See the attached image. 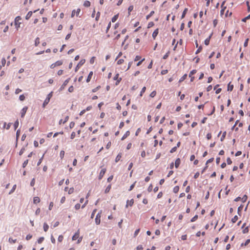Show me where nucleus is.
I'll return each mask as SVG.
<instances>
[{"mask_svg":"<svg viewBox=\"0 0 250 250\" xmlns=\"http://www.w3.org/2000/svg\"><path fill=\"white\" fill-rule=\"evenodd\" d=\"M250 239H247L244 243H242L241 244V247H243L244 246H246L248 245L250 243Z\"/></svg>","mask_w":250,"mask_h":250,"instance_id":"obj_27","label":"nucleus"},{"mask_svg":"<svg viewBox=\"0 0 250 250\" xmlns=\"http://www.w3.org/2000/svg\"><path fill=\"white\" fill-rule=\"evenodd\" d=\"M102 213V210H100L96 215L95 218V223L97 225H99L101 223V214Z\"/></svg>","mask_w":250,"mask_h":250,"instance_id":"obj_2","label":"nucleus"},{"mask_svg":"<svg viewBox=\"0 0 250 250\" xmlns=\"http://www.w3.org/2000/svg\"><path fill=\"white\" fill-rule=\"evenodd\" d=\"M250 19V14L248 16H247L246 17L243 18L242 20V21L243 22H246L247 21V20H249Z\"/></svg>","mask_w":250,"mask_h":250,"instance_id":"obj_41","label":"nucleus"},{"mask_svg":"<svg viewBox=\"0 0 250 250\" xmlns=\"http://www.w3.org/2000/svg\"><path fill=\"white\" fill-rule=\"evenodd\" d=\"M213 33H212L210 36L208 38H207L205 41H204V43H205V44L206 45H208L209 44V42H210V38L212 35Z\"/></svg>","mask_w":250,"mask_h":250,"instance_id":"obj_10","label":"nucleus"},{"mask_svg":"<svg viewBox=\"0 0 250 250\" xmlns=\"http://www.w3.org/2000/svg\"><path fill=\"white\" fill-rule=\"evenodd\" d=\"M80 207H81V205L79 203L76 204L75 206V208L76 210L80 209Z\"/></svg>","mask_w":250,"mask_h":250,"instance_id":"obj_61","label":"nucleus"},{"mask_svg":"<svg viewBox=\"0 0 250 250\" xmlns=\"http://www.w3.org/2000/svg\"><path fill=\"white\" fill-rule=\"evenodd\" d=\"M140 229H137L135 232H134V237H135L139 233V232H140Z\"/></svg>","mask_w":250,"mask_h":250,"instance_id":"obj_48","label":"nucleus"},{"mask_svg":"<svg viewBox=\"0 0 250 250\" xmlns=\"http://www.w3.org/2000/svg\"><path fill=\"white\" fill-rule=\"evenodd\" d=\"M63 237L62 235H59V236L58 237V241L60 242H61L62 240H63Z\"/></svg>","mask_w":250,"mask_h":250,"instance_id":"obj_56","label":"nucleus"},{"mask_svg":"<svg viewBox=\"0 0 250 250\" xmlns=\"http://www.w3.org/2000/svg\"><path fill=\"white\" fill-rule=\"evenodd\" d=\"M24 151H25V148L24 147H22L19 152V155H21L23 153Z\"/></svg>","mask_w":250,"mask_h":250,"instance_id":"obj_59","label":"nucleus"},{"mask_svg":"<svg viewBox=\"0 0 250 250\" xmlns=\"http://www.w3.org/2000/svg\"><path fill=\"white\" fill-rule=\"evenodd\" d=\"M154 23L152 21H150L148 23V25H147V28H151V27H152L153 26H154Z\"/></svg>","mask_w":250,"mask_h":250,"instance_id":"obj_42","label":"nucleus"},{"mask_svg":"<svg viewBox=\"0 0 250 250\" xmlns=\"http://www.w3.org/2000/svg\"><path fill=\"white\" fill-rule=\"evenodd\" d=\"M16 241H17V239H13L12 238H11V237H10L9 238V242L10 243H15L16 242Z\"/></svg>","mask_w":250,"mask_h":250,"instance_id":"obj_51","label":"nucleus"},{"mask_svg":"<svg viewBox=\"0 0 250 250\" xmlns=\"http://www.w3.org/2000/svg\"><path fill=\"white\" fill-rule=\"evenodd\" d=\"M170 53V52L169 51H168L163 57V59L165 60V59H167V57H168L169 56V54Z\"/></svg>","mask_w":250,"mask_h":250,"instance_id":"obj_46","label":"nucleus"},{"mask_svg":"<svg viewBox=\"0 0 250 250\" xmlns=\"http://www.w3.org/2000/svg\"><path fill=\"white\" fill-rule=\"evenodd\" d=\"M181 160L180 158H177L175 160L174 166L176 168H178L180 164Z\"/></svg>","mask_w":250,"mask_h":250,"instance_id":"obj_11","label":"nucleus"},{"mask_svg":"<svg viewBox=\"0 0 250 250\" xmlns=\"http://www.w3.org/2000/svg\"><path fill=\"white\" fill-rule=\"evenodd\" d=\"M79 230H78L72 236V240H75L79 238Z\"/></svg>","mask_w":250,"mask_h":250,"instance_id":"obj_13","label":"nucleus"},{"mask_svg":"<svg viewBox=\"0 0 250 250\" xmlns=\"http://www.w3.org/2000/svg\"><path fill=\"white\" fill-rule=\"evenodd\" d=\"M196 73V70H192V71H191L190 72V73L189 74V77H191L192 75L195 74Z\"/></svg>","mask_w":250,"mask_h":250,"instance_id":"obj_54","label":"nucleus"},{"mask_svg":"<svg viewBox=\"0 0 250 250\" xmlns=\"http://www.w3.org/2000/svg\"><path fill=\"white\" fill-rule=\"evenodd\" d=\"M187 74H184L179 80V83H181L182 82L184 81L187 78Z\"/></svg>","mask_w":250,"mask_h":250,"instance_id":"obj_22","label":"nucleus"},{"mask_svg":"<svg viewBox=\"0 0 250 250\" xmlns=\"http://www.w3.org/2000/svg\"><path fill=\"white\" fill-rule=\"evenodd\" d=\"M111 185H109L106 187V189H105V191H104L105 193H107L109 192V191H110V190L111 189Z\"/></svg>","mask_w":250,"mask_h":250,"instance_id":"obj_31","label":"nucleus"},{"mask_svg":"<svg viewBox=\"0 0 250 250\" xmlns=\"http://www.w3.org/2000/svg\"><path fill=\"white\" fill-rule=\"evenodd\" d=\"M121 157H122V153H120L116 156V158H115V162H118L119 161H120Z\"/></svg>","mask_w":250,"mask_h":250,"instance_id":"obj_20","label":"nucleus"},{"mask_svg":"<svg viewBox=\"0 0 250 250\" xmlns=\"http://www.w3.org/2000/svg\"><path fill=\"white\" fill-rule=\"evenodd\" d=\"M39 43H40V38L39 37H37L35 39V45L36 46H37Z\"/></svg>","mask_w":250,"mask_h":250,"instance_id":"obj_29","label":"nucleus"},{"mask_svg":"<svg viewBox=\"0 0 250 250\" xmlns=\"http://www.w3.org/2000/svg\"><path fill=\"white\" fill-rule=\"evenodd\" d=\"M21 18L20 16H17L15 19V25L17 29L20 27V24H21V22H19V21L21 20Z\"/></svg>","mask_w":250,"mask_h":250,"instance_id":"obj_4","label":"nucleus"},{"mask_svg":"<svg viewBox=\"0 0 250 250\" xmlns=\"http://www.w3.org/2000/svg\"><path fill=\"white\" fill-rule=\"evenodd\" d=\"M247 196L246 195H244L242 198H241V200L243 203H244L247 201Z\"/></svg>","mask_w":250,"mask_h":250,"instance_id":"obj_32","label":"nucleus"},{"mask_svg":"<svg viewBox=\"0 0 250 250\" xmlns=\"http://www.w3.org/2000/svg\"><path fill=\"white\" fill-rule=\"evenodd\" d=\"M136 250H143V247L142 245H138L137 247H136Z\"/></svg>","mask_w":250,"mask_h":250,"instance_id":"obj_60","label":"nucleus"},{"mask_svg":"<svg viewBox=\"0 0 250 250\" xmlns=\"http://www.w3.org/2000/svg\"><path fill=\"white\" fill-rule=\"evenodd\" d=\"M179 190V187L178 186H175L173 189V191L175 193H177Z\"/></svg>","mask_w":250,"mask_h":250,"instance_id":"obj_26","label":"nucleus"},{"mask_svg":"<svg viewBox=\"0 0 250 250\" xmlns=\"http://www.w3.org/2000/svg\"><path fill=\"white\" fill-rule=\"evenodd\" d=\"M53 95V92L51 91L50 92L47 96L46 99L44 101L43 104H42V107H45L46 105L48 104V103L50 101V100L51 98L52 97Z\"/></svg>","mask_w":250,"mask_h":250,"instance_id":"obj_1","label":"nucleus"},{"mask_svg":"<svg viewBox=\"0 0 250 250\" xmlns=\"http://www.w3.org/2000/svg\"><path fill=\"white\" fill-rule=\"evenodd\" d=\"M44 238L43 237H40L38 239V241H37V242L39 243V244H41L42 243L43 241L44 240Z\"/></svg>","mask_w":250,"mask_h":250,"instance_id":"obj_36","label":"nucleus"},{"mask_svg":"<svg viewBox=\"0 0 250 250\" xmlns=\"http://www.w3.org/2000/svg\"><path fill=\"white\" fill-rule=\"evenodd\" d=\"M238 220V216L237 215H235L233 218L231 219V222L233 223H234L236 222V221Z\"/></svg>","mask_w":250,"mask_h":250,"instance_id":"obj_35","label":"nucleus"},{"mask_svg":"<svg viewBox=\"0 0 250 250\" xmlns=\"http://www.w3.org/2000/svg\"><path fill=\"white\" fill-rule=\"evenodd\" d=\"M43 156H44V154H43L42 157L39 159L38 162L37 163V166H39L41 164V163H42V161Z\"/></svg>","mask_w":250,"mask_h":250,"instance_id":"obj_55","label":"nucleus"},{"mask_svg":"<svg viewBox=\"0 0 250 250\" xmlns=\"http://www.w3.org/2000/svg\"><path fill=\"white\" fill-rule=\"evenodd\" d=\"M28 160H26L24 161L22 164V167H23V168L25 167L28 164Z\"/></svg>","mask_w":250,"mask_h":250,"instance_id":"obj_50","label":"nucleus"},{"mask_svg":"<svg viewBox=\"0 0 250 250\" xmlns=\"http://www.w3.org/2000/svg\"><path fill=\"white\" fill-rule=\"evenodd\" d=\"M65 152L63 150H61L60 153V156L61 157V159H62L64 156Z\"/></svg>","mask_w":250,"mask_h":250,"instance_id":"obj_39","label":"nucleus"},{"mask_svg":"<svg viewBox=\"0 0 250 250\" xmlns=\"http://www.w3.org/2000/svg\"><path fill=\"white\" fill-rule=\"evenodd\" d=\"M35 178H33L30 182V186L31 187H33L35 185Z\"/></svg>","mask_w":250,"mask_h":250,"instance_id":"obj_53","label":"nucleus"},{"mask_svg":"<svg viewBox=\"0 0 250 250\" xmlns=\"http://www.w3.org/2000/svg\"><path fill=\"white\" fill-rule=\"evenodd\" d=\"M134 203V200L133 199H131L130 200H127L126 201V205L125 206L126 208L128 207V206H132L133 205Z\"/></svg>","mask_w":250,"mask_h":250,"instance_id":"obj_9","label":"nucleus"},{"mask_svg":"<svg viewBox=\"0 0 250 250\" xmlns=\"http://www.w3.org/2000/svg\"><path fill=\"white\" fill-rule=\"evenodd\" d=\"M133 5H130L128 8V15H129L130 14V12L133 10Z\"/></svg>","mask_w":250,"mask_h":250,"instance_id":"obj_38","label":"nucleus"},{"mask_svg":"<svg viewBox=\"0 0 250 250\" xmlns=\"http://www.w3.org/2000/svg\"><path fill=\"white\" fill-rule=\"evenodd\" d=\"M154 14V11H152L149 14L147 15L146 16V20H148L153 14Z\"/></svg>","mask_w":250,"mask_h":250,"instance_id":"obj_30","label":"nucleus"},{"mask_svg":"<svg viewBox=\"0 0 250 250\" xmlns=\"http://www.w3.org/2000/svg\"><path fill=\"white\" fill-rule=\"evenodd\" d=\"M40 199L39 197H35L33 199V202L35 204H37L40 203Z\"/></svg>","mask_w":250,"mask_h":250,"instance_id":"obj_18","label":"nucleus"},{"mask_svg":"<svg viewBox=\"0 0 250 250\" xmlns=\"http://www.w3.org/2000/svg\"><path fill=\"white\" fill-rule=\"evenodd\" d=\"M213 160H214V158H210L209 159L207 160V161L206 162V165H207L208 164V163H211L213 161Z\"/></svg>","mask_w":250,"mask_h":250,"instance_id":"obj_49","label":"nucleus"},{"mask_svg":"<svg viewBox=\"0 0 250 250\" xmlns=\"http://www.w3.org/2000/svg\"><path fill=\"white\" fill-rule=\"evenodd\" d=\"M119 74L118 73H117V74L115 75V76L113 78V80H116L117 81L116 82V85L119 84V83H120V82L122 80V78H119Z\"/></svg>","mask_w":250,"mask_h":250,"instance_id":"obj_6","label":"nucleus"},{"mask_svg":"<svg viewBox=\"0 0 250 250\" xmlns=\"http://www.w3.org/2000/svg\"><path fill=\"white\" fill-rule=\"evenodd\" d=\"M130 134V132L129 131H127L125 134L124 135V136L122 137L121 140H124L125 139L126 137H127Z\"/></svg>","mask_w":250,"mask_h":250,"instance_id":"obj_17","label":"nucleus"},{"mask_svg":"<svg viewBox=\"0 0 250 250\" xmlns=\"http://www.w3.org/2000/svg\"><path fill=\"white\" fill-rule=\"evenodd\" d=\"M198 215H195L194 217H193L191 220H190V222H193L194 221H195L197 219H198Z\"/></svg>","mask_w":250,"mask_h":250,"instance_id":"obj_37","label":"nucleus"},{"mask_svg":"<svg viewBox=\"0 0 250 250\" xmlns=\"http://www.w3.org/2000/svg\"><path fill=\"white\" fill-rule=\"evenodd\" d=\"M56 66H60L62 64V61H58L56 62H55Z\"/></svg>","mask_w":250,"mask_h":250,"instance_id":"obj_40","label":"nucleus"},{"mask_svg":"<svg viewBox=\"0 0 250 250\" xmlns=\"http://www.w3.org/2000/svg\"><path fill=\"white\" fill-rule=\"evenodd\" d=\"M146 89V87H145V86H144V87H143L142 88V90L141 91V92H140V95L141 96H142V95H143V94L145 92Z\"/></svg>","mask_w":250,"mask_h":250,"instance_id":"obj_52","label":"nucleus"},{"mask_svg":"<svg viewBox=\"0 0 250 250\" xmlns=\"http://www.w3.org/2000/svg\"><path fill=\"white\" fill-rule=\"evenodd\" d=\"M249 39L248 38H247V39L245 40V42H244V47H247V46H248V42H249Z\"/></svg>","mask_w":250,"mask_h":250,"instance_id":"obj_57","label":"nucleus"},{"mask_svg":"<svg viewBox=\"0 0 250 250\" xmlns=\"http://www.w3.org/2000/svg\"><path fill=\"white\" fill-rule=\"evenodd\" d=\"M28 109V107L27 106H24V107H23V108L21 109V117L22 118L24 117L26 111H27V110Z\"/></svg>","mask_w":250,"mask_h":250,"instance_id":"obj_8","label":"nucleus"},{"mask_svg":"<svg viewBox=\"0 0 250 250\" xmlns=\"http://www.w3.org/2000/svg\"><path fill=\"white\" fill-rule=\"evenodd\" d=\"M90 5V2L88 0H85L84 1L83 6L85 7H89Z\"/></svg>","mask_w":250,"mask_h":250,"instance_id":"obj_25","label":"nucleus"},{"mask_svg":"<svg viewBox=\"0 0 250 250\" xmlns=\"http://www.w3.org/2000/svg\"><path fill=\"white\" fill-rule=\"evenodd\" d=\"M206 137L208 140H210L211 138V134L210 133H208L207 134Z\"/></svg>","mask_w":250,"mask_h":250,"instance_id":"obj_63","label":"nucleus"},{"mask_svg":"<svg viewBox=\"0 0 250 250\" xmlns=\"http://www.w3.org/2000/svg\"><path fill=\"white\" fill-rule=\"evenodd\" d=\"M243 206L242 205H240L237 209V213L239 215H241V211L242 209Z\"/></svg>","mask_w":250,"mask_h":250,"instance_id":"obj_24","label":"nucleus"},{"mask_svg":"<svg viewBox=\"0 0 250 250\" xmlns=\"http://www.w3.org/2000/svg\"><path fill=\"white\" fill-rule=\"evenodd\" d=\"M202 49V46H200L198 47V49L196 50V52H195V54H198L199 53H200V52L201 51Z\"/></svg>","mask_w":250,"mask_h":250,"instance_id":"obj_45","label":"nucleus"},{"mask_svg":"<svg viewBox=\"0 0 250 250\" xmlns=\"http://www.w3.org/2000/svg\"><path fill=\"white\" fill-rule=\"evenodd\" d=\"M188 11V9L187 8H185V9L184 10V11L182 13V16H181L182 19H183L184 18H185V15Z\"/></svg>","mask_w":250,"mask_h":250,"instance_id":"obj_21","label":"nucleus"},{"mask_svg":"<svg viewBox=\"0 0 250 250\" xmlns=\"http://www.w3.org/2000/svg\"><path fill=\"white\" fill-rule=\"evenodd\" d=\"M118 17H119L118 14L114 15L112 18V20H111L112 22H115L117 21V20L118 19Z\"/></svg>","mask_w":250,"mask_h":250,"instance_id":"obj_19","label":"nucleus"},{"mask_svg":"<svg viewBox=\"0 0 250 250\" xmlns=\"http://www.w3.org/2000/svg\"><path fill=\"white\" fill-rule=\"evenodd\" d=\"M19 121H18V120H17L14 124V126L15 130H16L17 128V127L19 126Z\"/></svg>","mask_w":250,"mask_h":250,"instance_id":"obj_28","label":"nucleus"},{"mask_svg":"<svg viewBox=\"0 0 250 250\" xmlns=\"http://www.w3.org/2000/svg\"><path fill=\"white\" fill-rule=\"evenodd\" d=\"M16 187H17V186L16 185H14L13 187H12V188L11 189V190L10 191V192H9V194H12L14 191L16 189Z\"/></svg>","mask_w":250,"mask_h":250,"instance_id":"obj_34","label":"nucleus"},{"mask_svg":"<svg viewBox=\"0 0 250 250\" xmlns=\"http://www.w3.org/2000/svg\"><path fill=\"white\" fill-rule=\"evenodd\" d=\"M32 14H33V12L32 11L28 12L25 16V19L27 20H29L30 18V17L32 16Z\"/></svg>","mask_w":250,"mask_h":250,"instance_id":"obj_16","label":"nucleus"},{"mask_svg":"<svg viewBox=\"0 0 250 250\" xmlns=\"http://www.w3.org/2000/svg\"><path fill=\"white\" fill-rule=\"evenodd\" d=\"M85 62V61L84 59L81 60L79 62L78 64L77 65L76 67H75V71H77L79 69L80 66H82V65H83L84 63Z\"/></svg>","mask_w":250,"mask_h":250,"instance_id":"obj_5","label":"nucleus"},{"mask_svg":"<svg viewBox=\"0 0 250 250\" xmlns=\"http://www.w3.org/2000/svg\"><path fill=\"white\" fill-rule=\"evenodd\" d=\"M106 168H103L101 170V171L100 172V174H99V177H98V179L99 180H101L103 178L104 175V174H105V173L106 172Z\"/></svg>","mask_w":250,"mask_h":250,"instance_id":"obj_7","label":"nucleus"},{"mask_svg":"<svg viewBox=\"0 0 250 250\" xmlns=\"http://www.w3.org/2000/svg\"><path fill=\"white\" fill-rule=\"evenodd\" d=\"M159 33L158 28L156 29L152 33V37L154 39L156 38Z\"/></svg>","mask_w":250,"mask_h":250,"instance_id":"obj_12","label":"nucleus"},{"mask_svg":"<svg viewBox=\"0 0 250 250\" xmlns=\"http://www.w3.org/2000/svg\"><path fill=\"white\" fill-rule=\"evenodd\" d=\"M177 148V146H174V147H172L171 149V150H170V153H172L174 152L175 151H176Z\"/></svg>","mask_w":250,"mask_h":250,"instance_id":"obj_47","label":"nucleus"},{"mask_svg":"<svg viewBox=\"0 0 250 250\" xmlns=\"http://www.w3.org/2000/svg\"><path fill=\"white\" fill-rule=\"evenodd\" d=\"M74 192V188H70L68 190V194H72Z\"/></svg>","mask_w":250,"mask_h":250,"instance_id":"obj_64","label":"nucleus"},{"mask_svg":"<svg viewBox=\"0 0 250 250\" xmlns=\"http://www.w3.org/2000/svg\"><path fill=\"white\" fill-rule=\"evenodd\" d=\"M227 162L228 165H230L232 164V161L231 160L230 158L229 157L227 159Z\"/></svg>","mask_w":250,"mask_h":250,"instance_id":"obj_62","label":"nucleus"},{"mask_svg":"<svg viewBox=\"0 0 250 250\" xmlns=\"http://www.w3.org/2000/svg\"><path fill=\"white\" fill-rule=\"evenodd\" d=\"M70 79V78H68L67 79H66V80L64 81L63 84L61 85V87L60 88L59 91H62L64 88L65 86L68 83Z\"/></svg>","mask_w":250,"mask_h":250,"instance_id":"obj_3","label":"nucleus"},{"mask_svg":"<svg viewBox=\"0 0 250 250\" xmlns=\"http://www.w3.org/2000/svg\"><path fill=\"white\" fill-rule=\"evenodd\" d=\"M19 99L20 101H22L23 100H24L25 99V96H24V95L22 94V95H21L20 96H19Z\"/></svg>","mask_w":250,"mask_h":250,"instance_id":"obj_58","label":"nucleus"},{"mask_svg":"<svg viewBox=\"0 0 250 250\" xmlns=\"http://www.w3.org/2000/svg\"><path fill=\"white\" fill-rule=\"evenodd\" d=\"M231 82H229V84H228V91H232L233 89V84H231Z\"/></svg>","mask_w":250,"mask_h":250,"instance_id":"obj_14","label":"nucleus"},{"mask_svg":"<svg viewBox=\"0 0 250 250\" xmlns=\"http://www.w3.org/2000/svg\"><path fill=\"white\" fill-rule=\"evenodd\" d=\"M244 234L247 233L249 232V227H246L242 231Z\"/></svg>","mask_w":250,"mask_h":250,"instance_id":"obj_44","label":"nucleus"},{"mask_svg":"<svg viewBox=\"0 0 250 250\" xmlns=\"http://www.w3.org/2000/svg\"><path fill=\"white\" fill-rule=\"evenodd\" d=\"M93 75V72L92 71H90L88 75V77L86 79V82L87 83H88L89 82H90L91 79V77Z\"/></svg>","mask_w":250,"mask_h":250,"instance_id":"obj_15","label":"nucleus"},{"mask_svg":"<svg viewBox=\"0 0 250 250\" xmlns=\"http://www.w3.org/2000/svg\"><path fill=\"white\" fill-rule=\"evenodd\" d=\"M49 228L48 225L46 223H44L43 224V230L44 231L46 232Z\"/></svg>","mask_w":250,"mask_h":250,"instance_id":"obj_23","label":"nucleus"},{"mask_svg":"<svg viewBox=\"0 0 250 250\" xmlns=\"http://www.w3.org/2000/svg\"><path fill=\"white\" fill-rule=\"evenodd\" d=\"M226 131H224L223 133V134L220 138V141L221 142L223 141V140H224L225 137H226Z\"/></svg>","mask_w":250,"mask_h":250,"instance_id":"obj_33","label":"nucleus"},{"mask_svg":"<svg viewBox=\"0 0 250 250\" xmlns=\"http://www.w3.org/2000/svg\"><path fill=\"white\" fill-rule=\"evenodd\" d=\"M156 92L155 91H153L150 94L149 96L150 97L153 98L156 96Z\"/></svg>","mask_w":250,"mask_h":250,"instance_id":"obj_43","label":"nucleus"}]
</instances>
